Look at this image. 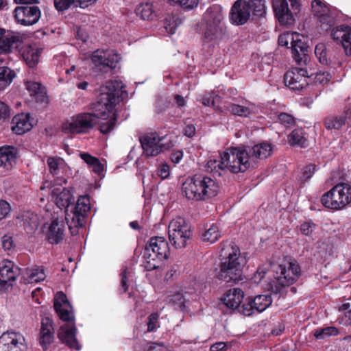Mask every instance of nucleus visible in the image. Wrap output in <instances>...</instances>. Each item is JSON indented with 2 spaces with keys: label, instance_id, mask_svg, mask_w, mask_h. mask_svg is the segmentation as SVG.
Wrapping results in <instances>:
<instances>
[{
  "label": "nucleus",
  "instance_id": "obj_1",
  "mask_svg": "<svg viewBox=\"0 0 351 351\" xmlns=\"http://www.w3.org/2000/svg\"><path fill=\"white\" fill-rule=\"evenodd\" d=\"M124 86L122 82L109 81L99 88V95L96 103L91 105L93 112H84L73 117L70 121L63 123L62 131L66 134H85L97 123L99 130L106 134L111 132L117 121L119 115L114 112L108 120L114 108L122 100Z\"/></svg>",
  "mask_w": 351,
  "mask_h": 351
},
{
  "label": "nucleus",
  "instance_id": "obj_2",
  "mask_svg": "<svg viewBox=\"0 0 351 351\" xmlns=\"http://www.w3.org/2000/svg\"><path fill=\"white\" fill-rule=\"evenodd\" d=\"M52 194L56 196L55 202L57 206L60 209H65V219L71 234H77L78 228L84 226L88 213L90 210L88 196H80L75 204L74 196L66 188L61 191L55 188Z\"/></svg>",
  "mask_w": 351,
  "mask_h": 351
},
{
  "label": "nucleus",
  "instance_id": "obj_3",
  "mask_svg": "<svg viewBox=\"0 0 351 351\" xmlns=\"http://www.w3.org/2000/svg\"><path fill=\"white\" fill-rule=\"evenodd\" d=\"M244 261L239 247L232 242L221 245L218 267L215 268L216 277L228 283H237L243 280Z\"/></svg>",
  "mask_w": 351,
  "mask_h": 351
},
{
  "label": "nucleus",
  "instance_id": "obj_4",
  "mask_svg": "<svg viewBox=\"0 0 351 351\" xmlns=\"http://www.w3.org/2000/svg\"><path fill=\"white\" fill-rule=\"evenodd\" d=\"M53 307L60 319L67 323L63 324L58 332V339L69 348L79 350L80 346L76 339V327L72 306L66 295L59 291L54 298Z\"/></svg>",
  "mask_w": 351,
  "mask_h": 351
},
{
  "label": "nucleus",
  "instance_id": "obj_5",
  "mask_svg": "<svg viewBox=\"0 0 351 351\" xmlns=\"http://www.w3.org/2000/svg\"><path fill=\"white\" fill-rule=\"evenodd\" d=\"M223 19L224 16L219 6L213 5L207 9L204 15L205 21L204 43L215 44L227 36V30Z\"/></svg>",
  "mask_w": 351,
  "mask_h": 351
},
{
  "label": "nucleus",
  "instance_id": "obj_6",
  "mask_svg": "<svg viewBox=\"0 0 351 351\" xmlns=\"http://www.w3.org/2000/svg\"><path fill=\"white\" fill-rule=\"evenodd\" d=\"M274 281L270 285L272 294L284 296L286 295V287L293 285L300 275V268L296 263H289L288 266L277 265L274 266Z\"/></svg>",
  "mask_w": 351,
  "mask_h": 351
},
{
  "label": "nucleus",
  "instance_id": "obj_7",
  "mask_svg": "<svg viewBox=\"0 0 351 351\" xmlns=\"http://www.w3.org/2000/svg\"><path fill=\"white\" fill-rule=\"evenodd\" d=\"M220 165H225V168L233 173L245 172L250 168L255 167V162L250 159V156L243 147H232L221 154Z\"/></svg>",
  "mask_w": 351,
  "mask_h": 351
},
{
  "label": "nucleus",
  "instance_id": "obj_8",
  "mask_svg": "<svg viewBox=\"0 0 351 351\" xmlns=\"http://www.w3.org/2000/svg\"><path fill=\"white\" fill-rule=\"evenodd\" d=\"M321 202L325 207L330 209L344 208L351 202V186L347 183L335 185L322 195Z\"/></svg>",
  "mask_w": 351,
  "mask_h": 351
},
{
  "label": "nucleus",
  "instance_id": "obj_9",
  "mask_svg": "<svg viewBox=\"0 0 351 351\" xmlns=\"http://www.w3.org/2000/svg\"><path fill=\"white\" fill-rule=\"evenodd\" d=\"M275 16L281 25H290L295 22V15L300 12L299 0H272Z\"/></svg>",
  "mask_w": 351,
  "mask_h": 351
},
{
  "label": "nucleus",
  "instance_id": "obj_10",
  "mask_svg": "<svg viewBox=\"0 0 351 351\" xmlns=\"http://www.w3.org/2000/svg\"><path fill=\"white\" fill-rule=\"evenodd\" d=\"M169 239L175 248H183L186 245V242L191 239L192 232L191 226L187 224L182 217L172 220L169 225Z\"/></svg>",
  "mask_w": 351,
  "mask_h": 351
},
{
  "label": "nucleus",
  "instance_id": "obj_11",
  "mask_svg": "<svg viewBox=\"0 0 351 351\" xmlns=\"http://www.w3.org/2000/svg\"><path fill=\"white\" fill-rule=\"evenodd\" d=\"M170 249L168 242L162 237H152L146 245L143 256L145 258L158 260L162 262L168 258Z\"/></svg>",
  "mask_w": 351,
  "mask_h": 351
},
{
  "label": "nucleus",
  "instance_id": "obj_12",
  "mask_svg": "<svg viewBox=\"0 0 351 351\" xmlns=\"http://www.w3.org/2000/svg\"><path fill=\"white\" fill-rule=\"evenodd\" d=\"M308 42L307 37L298 33L293 34L291 49L293 58L298 65H306L310 61Z\"/></svg>",
  "mask_w": 351,
  "mask_h": 351
},
{
  "label": "nucleus",
  "instance_id": "obj_13",
  "mask_svg": "<svg viewBox=\"0 0 351 351\" xmlns=\"http://www.w3.org/2000/svg\"><path fill=\"white\" fill-rule=\"evenodd\" d=\"M271 303L272 299L269 295H258L254 298L249 297L243 302L241 312L245 316H251L254 313L264 311Z\"/></svg>",
  "mask_w": 351,
  "mask_h": 351
},
{
  "label": "nucleus",
  "instance_id": "obj_14",
  "mask_svg": "<svg viewBox=\"0 0 351 351\" xmlns=\"http://www.w3.org/2000/svg\"><path fill=\"white\" fill-rule=\"evenodd\" d=\"M164 138H160L156 132L146 134L139 138L143 153L146 156H156L164 149H169L162 141Z\"/></svg>",
  "mask_w": 351,
  "mask_h": 351
},
{
  "label": "nucleus",
  "instance_id": "obj_15",
  "mask_svg": "<svg viewBox=\"0 0 351 351\" xmlns=\"http://www.w3.org/2000/svg\"><path fill=\"white\" fill-rule=\"evenodd\" d=\"M92 61L97 70L106 73L116 67L119 56L112 51L98 49L93 52Z\"/></svg>",
  "mask_w": 351,
  "mask_h": 351
},
{
  "label": "nucleus",
  "instance_id": "obj_16",
  "mask_svg": "<svg viewBox=\"0 0 351 351\" xmlns=\"http://www.w3.org/2000/svg\"><path fill=\"white\" fill-rule=\"evenodd\" d=\"M313 76V73L308 75L306 69L295 67L285 73L284 80L290 88L300 90L308 84L307 79H311Z\"/></svg>",
  "mask_w": 351,
  "mask_h": 351
},
{
  "label": "nucleus",
  "instance_id": "obj_17",
  "mask_svg": "<svg viewBox=\"0 0 351 351\" xmlns=\"http://www.w3.org/2000/svg\"><path fill=\"white\" fill-rule=\"evenodd\" d=\"M250 16V7L247 1L237 0L231 7L229 19L232 25L239 26L245 24Z\"/></svg>",
  "mask_w": 351,
  "mask_h": 351
},
{
  "label": "nucleus",
  "instance_id": "obj_18",
  "mask_svg": "<svg viewBox=\"0 0 351 351\" xmlns=\"http://www.w3.org/2000/svg\"><path fill=\"white\" fill-rule=\"evenodd\" d=\"M41 16L40 8L34 5L16 7L14 17L23 25H32L36 23Z\"/></svg>",
  "mask_w": 351,
  "mask_h": 351
},
{
  "label": "nucleus",
  "instance_id": "obj_19",
  "mask_svg": "<svg viewBox=\"0 0 351 351\" xmlns=\"http://www.w3.org/2000/svg\"><path fill=\"white\" fill-rule=\"evenodd\" d=\"M192 178L193 182L197 184V191L199 193L200 196H202L203 200L217 195L219 187L214 180L202 175H195Z\"/></svg>",
  "mask_w": 351,
  "mask_h": 351
},
{
  "label": "nucleus",
  "instance_id": "obj_20",
  "mask_svg": "<svg viewBox=\"0 0 351 351\" xmlns=\"http://www.w3.org/2000/svg\"><path fill=\"white\" fill-rule=\"evenodd\" d=\"M244 293L239 288L229 289L226 292L225 295L221 298L222 303L234 313L241 314V310L243 305L241 306L243 300Z\"/></svg>",
  "mask_w": 351,
  "mask_h": 351
},
{
  "label": "nucleus",
  "instance_id": "obj_21",
  "mask_svg": "<svg viewBox=\"0 0 351 351\" xmlns=\"http://www.w3.org/2000/svg\"><path fill=\"white\" fill-rule=\"evenodd\" d=\"M23 43L21 36L12 32L5 31L0 38V55L12 53L18 49Z\"/></svg>",
  "mask_w": 351,
  "mask_h": 351
},
{
  "label": "nucleus",
  "instance_id": "obj_22",
  "mask_svg": "<svg viewBox=\"0 0 351 351\" xmlns=\"http://www.w3.org/2000/svg\"><path fill=\"white\" fill-rule=\"evenodd\" d=\"M65 223L58 218L52 219L46 232V239L51 244H58L64 238Z\"/></svg>",
  "mask_w": 351,
  "mask_h": 351
},
{
  "label": "nucleus",
  "instance_id": "obj_23",
  "mask_svg": "<svg viewBox=\"0 0 351 351\" xmlns=\"http://www.w3.org/2000/svg\"><path fill=\"white\" fill-rule=\"evenodd\" d=\"M19 268L14 267L13 262L4 260L0 263V286L5 287L6 285H12L19 274Z\"/></svg>",
  "mask_w": 351,
  "mask_h": 351
},
{
  "label": "nucleus",
  "instance_id": "obj_24",
  "mask_svg": "<svg viewBox=\"0 0 351 351\" xmlns=\"http://www.w3.org/2000/svg\"><path fill=\"white\" fill-rule=\"evenodd\" d=\"M244 147L250 156V160L255 162V166L256 165L257 159H265L271 156L273 152L271 144L267 142H262L252 147Z\"/></svg>",
  "mask_w": 351,
  "mask_h": 351
},
{
  "label": "nucleus",
  "instance_id": "obj_25",
  "mask_svg": "<svg viewBox=\"0 0 351 351\" xmlns=\"http://www.w3.org/2000/svg\"><path fill=\"white\" fill-rule=\"evenodd\" d=\"M332 37L339 40L346 56L351 55V28L348 25H341L336 30H332Z\"/></svg>",
  "mask_w": 351,
  "mask_h": 351
},
{
  "label": "nucleus",
  "instance_id": "obj_26",
  "mask_svg": "<svg viewBox=\"0 0 351 351\" xmlns=\"http://www.w3.org/2000/svg\"><path fill=\"white\" fill-rule=\"evenodd\" d=\"M18 149L10 145L0 147V167L9 170L13 167L17 158Z\"/></svg>",
  "mask_w": 351,
  "mask_h": 351
},
{
  "label": "nucleus",
  "instance_id": "obj_27",
  "mask_svg": "<svg viewBox=\"0 0 351 351\" xmlns=\"http://www.w3.org/2000/svg\"><path fill=\"white\" fill-rule=\"evenodd\" d=\"M12 130L18 135H21L32 128L29 114H17L12 120Z\"/></svg>",
  "mask_w": 351,
  "mask_h": 351
},
{
  "label": "nucleus",
  "instance_id": "obj_28",
  "mask_svg": "<svg viewBox=\"0 0 351 351\" xmlns=\"http://www.w3.org/2000/svg\"><path fill=\"white\" fill-rule=\"evenodd\" d=\"M26 88L30 96L34 97L37 102H45L47 101V95L45 87L39 82H27Z\"/></svg>",
  "mask_w": 351,
  "mask_h": 351
},
{
  "label": "nucleus",
  "instance_id": "obj_29",
  "mask_svg": "<svg viewBox=\"0 0 351 351\" xmlns=\"http://www.w3.org/2000/svg\"><path fill=\"white\" fill-rule=\"evenodd\" d=\"M197 184L193 182V178H188L182 184V191L185 197L191 200L202 201V196L197 191Z\"/></svg>",
  "mask_w": 351,
  "mask_h": 351
},
{
  "label": "nucleus",
  "instance_id": "obj_30",
  "mask_svg": "<svg viewBox=\"0 0 351 351\" xmlns=\"http://www.w3.org/2000/svg\"><path fill=\"white\" fill-rule=\"evenodd\" d=\"M22 217L23 226L26 232L34 233L39 225L38 216L32 212H27L23 215Z\"/></svg>",
  "mask_w": 351,
  "mask_h": 351
},
{
  "label": "nucleus",
  "instance_id": "obj_31",
  "mask_svg": "<svg viewBox=\"0 0 351 351\" xmlns=\"http://www.w3.org/2000/svg\"><path fill=\"white\" fill-rule=\"evenodd\" d=\"M324 124L325 128L330 130H340L343 125L346 124V116H342V114L329 115L326 117L324 120Z\"/></svg>",
  "mask_w": 351,
  "mask_h": 351
},
{
  "label": "nucleus",
  "instance_id": "obj_32",
  "mask_svg": "<svg viewBox=\"0 0 351 351\" xmlns=\"http://www.w3.org/2000/svg\"><path fill=\"white\" fill-rule=\"evenodd\" d=\"M15 77V72L7 66L0 67V91L9 86Z\"/></svg>",
  "mask_w": 351,
  "mask_h": 351
},
{
  "label": "nucleus",
  "instance_id": "obj_33",
  "mask_svg": "<svg viewBox=\"0 0 351 351\" xmlns=\"http://www.w3.org/2000/svg\"><path fill=\"white\" fill-rule=\"evenodd\" d=\"M135 12L143 20H152L155 16L153 5L150 3L140 4L136 7Z\"/></svg>",
  "mask_w": 351,
  "mask_h": 351
},
{
  "label": "nucleus",
  "instance_id": "obj_34",
  "mask_svg": "<svg viewBox=\"0 0 351 351\" xmlns=\"http://www.w3.org/2000/svg\"><path fill=\"white\" fill-rule=\"evenodd\" d=\"M248 5L250 7V13L254 16L263 17L266 14L265 0H248Z\"/></svg>",
  "mask_w": 351,
  "mask_h": 351
},
{
  "label": "nucleus",
  "instance_id": "obj_35",
  "mask_svg": "<svg viewBox=\"0 0 351 351\" xmlns=\"http://www.w3.org/2000/svg\"><path fill=\"white\" fill-rule=\"evenodd\" d=\"M20 340L24 341L23 337L14 332H3L0 337V345L10 346L20 343Z\"/></svg>",
  "mask_w": 351,
  "mask_h": 351
},
{
  "label": "nucleus",
  "instance_id": "obj_36",
  "mask_svg": "<svg viewBox=\"0 0 351 351\" xmlns=\"http://www.w3.org/2000/svg\"><path fill=\"white\" fill-rule=\"evenodd\" d=\"M289 143L291 145H298L305 147L306 138L304 137V131L302 128L295 129L288 136Z\"/></svg>",
  "mask_w": 351,
  "mask_h": 351
},
{
  "label": "nucleus",
  "instance_id": "obj_37",
  "mask_svg": "<svg viewBox=\"0 0 351 351\" xmlns=\"http://www.w3.org/2000/svg\"><path fill=\"white\" fill-rule=\"evenodd\" d=\"M226 108V110L231 114L239 117H246L252 114V110L248 107L235 104H228Z\"/></svg>",
  "mask_w": 351,
  "mask_h": 351
},
{
  "label": "nucleus",
  "instance_id": "obj_38",
  "mask_svg": "<svg viewBox=\"0 0 351 351\" xmlns=\"http://www.w3.org/2000/svg\"><path fill=\"white\" fill-rule=\"evenodd\" d=\"M54 340V330L40 331L39 343L44 351H46Z\"/></svg>",
  "mask_w": 351,
  "mask_h": 351
},
{
  "label": "nucleus",
  "instance_id": "obj_39",
  "mask_svg": "<svg viewBox=\"0 0 351 351\" xmlns=\"http://www.w3.org/2000/svg\"><path fill=\"white\" fill-rule=\"evenodd\" d=\"M315 54L321 64L324 65H329L330 64L331 60L328 58V52L325 44L318 43L315 46Z\"/></svg>",
  "mask_w": 351,
  "mask_h": 351
},
{
  "label": "nucleus",
  "instance_id": "obj_40",
  "mask_svg": "<svg viewBox=\"0 0 351 351\" xmlns=\"http://www.w3.org/2000/svg\"><path fill=\"white\" fill-rule=\"evenodd\" d=\"M221 234L219 228L215 225H212L203 234V241L210 242L213 243L216 242L220 237Z\"/></svg>",
  "mask_w": 351,
  "mask_h": 351
},
{
  "label": "nucleus",
  "instance_id": "obj_41",
  "mask_svg": "<svg viewBox=\"0 0 351 351\" xmlns=\"http://www.w3.org/2000/svg\"><path fill=\"white\" fill-rule=\"evenodd\" d=\"M338 333L337 329L334 326L317 328L314 332V336L317 339H324Z\"/></svg>",
  "mask_w": 351,
  "mask_h": 351
},
{
  "label": "nucleus",
  "instance_id": "obj_42",
  "mask_svg": "<svg viewBox=\"0 0 351 351\" xmlns=\"http://www.w3.org/2000/svg\"><path fill=\"white\" fill-rule=\"evenodd\" d=\"M320 23L321 29L324 31H328L334 25V18L329 14V12L322 13L321 15L317 16Z\"/></svg>",
  "mask_w": 351,
  "mask_h": 351
},
{
  "label": "nucleus",
  "instance_id": "obj_43",
  "mask_svg": "<svg viewBox=\"0 0 351 351\" xmlns=\"http://www.w3.org/2000/svg\"><path fill=\"white\" fill-rule=\"evenodd\" d=\"M182 21L175 16H169L165 18L164 27L169 34H174L177 27L181 23Z\"/></svg>",
  "mask_w": 351,
  "mask_h": 351
},
{
  "label": "nucleus",
  "instance_id": "obj_44",
  "mask_svg": "<svg viewBox=\"0 0 351 351\" xmlns=\"http://www.w3.org/2000/svg\"><path fill=\"white\" fill-rule=\"evenodd\" d=\"M169 303L175 308L183 311L185 308V299L182 292H177L170 296Z\"/></svg>",
  "mask_w": 351,
  "mask_h": 351
},
{
  "label": "nucleus",
  "instance_id": "obj_45",
  "mask_svg": "<svg viewBox=\"0 0 351 351\" xmlns=\"http://www.w3.org/2000/svg\"><path fill=\"white\" fill-rule=\"evenodd\" d=\"M171 5H179L185 10H191L196 8L199 0H168Z\"/></svg>",
  "mask_w": 351,
  "mask_h": 351
},
{
  "label": "nucleus",
  "instance_id": "obj_46",
  "mask_svg": "<svg viewBox=\"0 0 351 351\" xmlns=\"http://www.w3.org/2000/svg\"><path fill=\"white\" fill-rule=\"evenodd\" d=\"M54 6L58 11H64L71 6L78 7L77 0H53Z\"/></svg>",
  "mask_w": 351,
  "mask_h": 351
},
{
  "label": "nucleus",
  "instance_id": "obj_47",
  "mask_svg": "<svg viewBox=\"0 0 351 351\" xmlns=\"http://www.w3.org/2000/svg\"><path fill=\"white\" fill-rule=\"evenodd\" d=\"M312 12L317 16L322 13L330 12L328 7L320 0H313L311 3Z\"/></svg>",
  "mask_w": 351,
  "mask_h": 351
},
{
  "label": "nucleus",
  "instance_id": "obj_48",
  "mask_svg": "<svg viewBox=\"0 0 351 351\" xmlns=\"http://www.w3.org/2000/svg\"><path fill=\"white\" fill-rule=\"evenodd\" d=\"M46 277L44 269L42 267H36L31 269L29 278L32 282H40L43 280Z\"/></svg>",
  "mask_w": 351,
  "mask_h": 351
},
{
  "label": "nucleus",
  "instance_id": "obj_49",
  "mask_svg": "<svg viewBox=\"0 0 351 351\" xmlns=\"http://www.w3.org/2000/svg\"><path fill=\"white\" fill-rule=\"evenodd\" d=\"M313 75V76L310 80H313L315 84H324L331 79V75L328 72H319Z\"/></svg>",
  "mask_w": 351,
  "mask_h": 351
},
{
  "label": "nucleus",
  "instance_id": "obj_50",
  "mask_svg": "<svg viewBox=\"0 0 351 351\" xmlns=\"http://www.w3.org/2000/svg\"><path fill=\"white\" fill-rule=\"evenodd\" d=\"M316 228V225L312 221H308L300 225V232L305 236H311Z\"/></svg>",
  "mask_w": 351,
  "mask_h": 351
},
{
  "label": "nucleus",
  "instance_id": "obj_51",
  "mask_svg": "<svg viewBox=\"0 0 351 351\" xmlns=\"http://www.w3.org/2000/svg\"><path fill=\"white\" fill-rule=\"evenodd\" d=\"M315 171V165L313 164L308 165L304 168L302 175L300 178L302 180L301 186L306 181L309 180L313 176Z\"/></svg>",
  "mask_w": 351,
  "mask_h": 351
},
{
  "label": "nucleus",
  "instance_id": "obj_52",
  "mask_svg": "<svg viewBox=\"0 0 351 351\" xmlns=\"http://www.w3.org/2000/svg\"><path fill=\"white\" fill-rule=\"evenodd\" d=\"M219 163H221V160H210L207 162L208 170L210 169L212 172L215 171V173H218L219 176H221V173L219 172L218 170H216V168L218 167V169L221 171H223L226 168L225 165H220Z\"/></svg>",
  "mask_w": 351,
  "mask_h": 351
},
{
  "label": "nucleus",
  "instance_id": "obj_53",
  "mask_svg": "<svg viewBox=\"0 0 351 351\" xmlns=\"http://www.w3.org/2000/svg\"><path fill=\"white\" fill-rule=\"evenodd\" d=\"M39 54L38 51L32 52L31 54H27L24 57V59L27 64L29 67H34L38 62Z\"/></svg>",
  "mask_w": 351,
  "mask_h": 351
},
{
  "label": "nucleus",
  "instance_id": "obj_54",
  "mask_svg": "<svg viewBox=\"0 0 351 351\" xmlns=\"http://www.w3.org/2000/svg\"><path fill=\"white\" fill-rule=\"evenodd\" d=\"M217 95L213 93H207L202 95L201 99L202 104L205 106H215L214 98Z\"/></svg>",
  "mask_w": 351,
  "mask_h": 351
},
{
  "label": "nucleus",
  "instance_id": "obj_55",
  "mask_svg": "<svg viewBox=\"0 0 351 351\" xmlns=\"http://www.w3.org/2000/svg\"><path fill=\"white\" fill-rule=\"evenodd\" d=\"M11 207L10 204L5 200H0V220L5 219L10 215Z\"/></svg>",
  "mask_w": 351,
  "mask_h": 351
},
{
  "label": "nucleus",
  "instance_id": "obj_56",
  "mask_svg": "<svg viewBox=\"0 0 351 351\" xmlns=\"http://www.w3.org/2000/svg\"><path fill=\"white\" fill-rule=\"evenodd\" d=\"M2 247L5 251L10 252L14 248L13 240L11 236L5 234L1 238Z\"/></svg>",
  "mask_w": 351,
  "mask_h": 351
},
{
  "label": "nucleus",
  "instance_id": "obj_57",
  "mask_svg": "<svg viewBox=\"0 0 351 351\" xmlns=\"http://www.w3.org/2000/svg\"><path fill=\"white\" fill-rule=\"evenodd\" d=\"M147 351H167L168 348L163 343L150 342L147 344Z\"/></svg>",
  "mask_w": 351,
  "mask_h": 351
},
{
  "label": "nucleus",
  "instance_id": "obj_58",
  "mask_svg": "<svg viewBox=\"0 0 351 351\" xmlns=\"http://www.w3.org/2000/svg\"><path fill=\"white\" fill-rule=\"evenodd\" d=\"M169 102L165 98L158 97L156 102L157 112H162L169 108Z\"/></svg>",
  "mask_w": 351,
  "mask_h": 351
},
{
  "label": "nucleus",
  "instance_id": "obj_59",
  "mask_svg": "<svg viewBox=\"0 0 351 351\" xmlns=\"http://www.w3.org/2000/svg\"><path fill=\"white\" fill-rule=\"evenodd\" d=\"M47 163L51 173L56 174L59 166L58 160L53 157H49L47 158Z\"/></svg>",
  "mask_w": 351,
  "mask_h": 351
},
{
  "label": "nucleus",
  "instance_id": "obj_60",
  "mask_svg": "<svg viewBox=\"0 0 351 351\" xmlns=\"http://www.w3.org/2000/svg\"><path fill=\"white\" fill-rule=\"evenodd\" d=\"M278 117V120L282 123L286 124L287 125H292L295 122L294 118L291 114L286 112L280 113Z\"/></svg>",
  "mask_w": 351,
  "mask_h": 351
},
{
  "label": "nucleus",
  "instance_id": "obj_61",
  "mask_svg": "<svg viewBox=\"0 0 351 351\" xmlns=\"http://www.w3.org/2000/svg\"><path fill=\"white\" fill-rule=\"evenodd\" d=\"M47 330H54L53 326V320L49 317H45L41 319L40 331L44 332Z\"/></svg>",
  "mask_w": 351,
  "mask_h": 351
},
{
  "label": "nucleus",
  "instance_id": "obj_62",
  "mask_svg": "<svg viewBox=\"0 0 351 351\" xmlns=\"http://www.w3.org/2000/svg\"><path fill=\"white\" fill-rule=\"evenodd\" d=\"M158 315L157 313H152L148 319L147 323V331L152 332L154 331L156 328V323L158 321Z\"/></svg>",
  "mask_w": 351,
  "mask_h": 351
},
{
  "label": "nucleus",
  "instance_id": "obj_63",
  "mask_svg": "<svg viewBox=\"0 0 351 351\" xmlns=\"http://www.w3.org/2000/svg\"><path fill=\"white\" fill-rule=\"evenodd\" d=\"M128 269L125 268L121 273V289L123 293H125L128 290V277H127Z\"/></svg>",
  "mask_w": 351,
  "mask_h": 351
},
{
  "label": "nucleus",
  "instance_id": "obj_64",
  "mask_svg": "<svg viewBox=\"0 0 351 351\" xmlns=\"http://www.w3.org/2000/svg\"><path fill=\"white\" fill-rule=\"evenodd\" d=\"M293 34H280L278 37V44L280 46H287L289 43H291Z\"/></svg>",
  "mask_w": 351,
  "mask_h": 351
}]
</instances>
